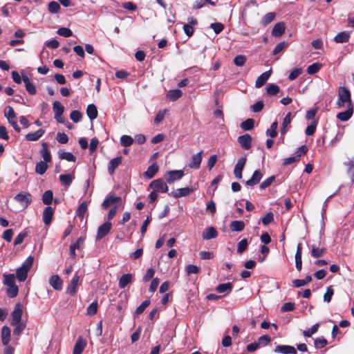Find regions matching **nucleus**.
Masks as SVG:
<instances>
[{"instance_id": "nucleus-7", "label": "nucleus", "mask_w": 354, "mask_h": 354, "mask_svg": "<svg viewBox=\"0 0 354 354\" xmlns=\"http://www.w3.org/2000/svg\"><path fill=\"white\" fill-rule=\"evenodd\" d=\"M245 162H246V158L242 157L238 160L236 164L235 165L234 169V176L237 179L242 178V171L244 168Z\"/></svg>"}, {"instance_id": "nucleus-33", "label": "nucleus", "mask_w": 354, "mask_h": 354, "mask_svg": "<svg viewBox=\"0 0 354 354\" xmlns=\"http://www.w3.org/2000/svg\"><path fill=\"white\" fill-rule=\"evenodd\" d=\"M86 114L91 120L97 118L98 112L96 106L93 104H88L86 108Z\"/></svg>"}, {"instance_id": "nucleus-44", "label": "nucleus", "mask_w": 354, "mask_h": 354, "mask_svg": "<svg viewBox=\"0 0 354 354\" xmlns=\"http://www.w3.org/2000/svg\"><path fill=\"white\" fill-rule=\"evenodd\" d=\"M53 109L55 115L57 116H59V115H63L64 111V106L59 101H55L53 102Z\"/></svg>"}, {"instance_id": "nucleus-18", "label": "nucleus", "mask_w": 354, "mask_h": 354, "mask_svg": "<svg viewBox=\"0 0 354 354\" xmlns=\"http://www.w3.org/2000/svg\"><path fill=\"white\" fill-rule=\"evenodd\" d=\"M263 174L259 170H256L253 173L250 179L245 182L247 186L252 187L257 185L261 180Z\"/></svg>"}, {"instance_id": "nucleus-32", "label": "nucleus", "mask_w": 354, "mask_h": 354, "mask_svg": "<svg viewBox=\"0 0 354 354\" xmlns=\"http://www.w3.org/2000/svg\"><path fill=\"white\" fill-rule=\"evenodd\" d=\"M158 169L159 168L156 163H153L147 168L146 171H145L144 176L147 178L151 179L154 177L158 171Z\"/></svg>"}, {"instance_id": "nucleus-26", "label": "nucleus", "mask_w": 354, "mask_h": 354, "mask_svg": "<svg viewBox=\"0 0 354 354\" xmlns=\"http://www.w3.org/2000/svg\"><path fill=\"white\" fill-rule=\"evenodd\" d=\"M122 162V157L118 156L115 158L111 159L108 165V171L109 174H113L115 170V169L121 164Z\"/></svg>"}, {"instance_id": "nucleus-25", "label": "nucleus", "mask_w": 354, "mask_h": 354, "mask_svg": "<svg viewBox=\"0 0 354 354\" xmlns=\"http://www.w3.org/2000/svg\"><path fill=\"white\" fill-rule=\"evenodd\" d=\"M10 329L8 326H4L1 328V341L4 346H7L10 341Z\"/></svg>"}, {"instance_id": "nucleus-48", "label": "nucleus", "mask_w": 354, "mask_h": 354, "mask_svg": "<svg viewBox=\"0 0 354 354\" xmlns=\"http://www.w3.org/2000/svg\"><path fill=\"white\" fill-rule=\"evenodd\" d=\"M60 159H64L69 162H75V156L71 152L60 151L59 152Z\"/></svg>"}, {"instance_id": "nucleus-14", "label": "nucleus", "mask_w": 354, "mask_h": 354, "mask_svg": "<svg viewBox=\"0 0 354 354\" xmlns=\"http://www.w3.org/2000/svg\"><path fill=\"white\" fill-rule=\"evenodd\" d=\"M302 244L301 243H298L295 258L296 268L299 272H300L302 269Z\"/></svg>"}, {"instance_id": "nucleus-31", "label": "nucleus", "mask_w": 354, "mask_h": 354, "mask_svg": "<svg viewBox=\"0 0 354 354\" xmlns=\"http://www.w3.org/2000/svg\"><path fill=\"white\" fill-rule=\"evenodd\" d=\"M326 252V249L325 248H319L314 244L311 245V256L313 258L317 259L322 257L324 255Z\"/></svg>"}, {"instance_id": "nucleus-37", "label": "nucleus", "mask_w": 354, "mask_h": 354, "mask_svg": "<svg viewBox=\"0 0 354 354\" xmlns=\"http://www.w3.org/2000/svg\"><path fill=\"white\" fill-rule=\"evenodd\" d=\"M183 95V92L180 89L170 90L167 94V97L171 101H176Z\"/></svg>"}, {"instance_id": "nucleus-58", "label": "nucleus", "mask_w": 354, "mask_h": 354, "mask_svg": "<svg viewBox=\"0 0 354 354\" xmlns=\"http://www.w3.org/2000/svg\"><path fill=\"white\" fill-rule=\"evenodd\" d=\"M317 121L313 120L311 123L306 127L305 133L307 136H313L317 128Z\"/></svg>"}, {"instance_id": "nucleus-5", "label": "nucleus", "mask_w": 354, "mask_h": 354, "mask_svg": "<svg viewBox=\"0 0 354 354\" xmlns=\"http://www.w3.org/2000/svg\"><path fill=\"white\" fill-rule=\"evenodd\" d=\"M112 224L108 221L100 225L97 229L96 240L99 241L106 236L110 232Z\"/></svg>"}, {"instance_id": "nucleus-21", "label": "nucleus", "mask_w": 354, "mask_h": 354, "mask_svg": "<svg viewBox=\"0 0 354 354\" xmlns=\"http://www.w3.org/2000/svg\"><path fill=\"white\" fill-rule=\"evenodd\" d=\"M49 283L53 289L59 290L62 288L63 281L59 275L54 274L50 278Z\"/></svg>"}, {"instance_id": "nucleus-56", "label": "nucleus", "mask_w": 354, "mask_h": 354, "mask_svg": "<svg viewBox=\"0 0 354 354\" xmlns=\"http://www.w3.org/2000/svg\"><path fill=\"white\" fill-rule=\"evenodd\" d=\"M248 246V241L247 239H243L241 241L239 242L237 245V252L239 254H242L245 252Z\"/></svg>"}, {"instance_id": "nucleus-64", "label": "nucleus", "mask_w": 354, "mask_h": 354, "mask_svg": "<svg viewBox=\"0 0 354 354\" xmlns=\"http://www.w3.org/2000/svg\"><path fill=\"white\" fill-rule=\"evenodd\" d=\"M348 170L347 172L348 175H350L351 180L354 181V160H350L348 164Z\"/></svg>"}, {"instance_id": "nucleus-3", "label": "nucleus", "mask_w": 354, "mask_h": 354, "mask_svg": "<svg viewBox=\"0 0 354 354\" xmlns=\"http://www.w3.org/2000/svg\"><path fill=\"white\" fill-rule=\"evenodd\" d=\"M15 200L26 208L32 203V196L26 192H21L15 196Z\"/></svg>"}, {"instance_id": "nucleus-17", "label": "nucleus", "mask_w": 354, "mask_h": 354, "mask_svg": "<svg viewBox=\"0 0 354 354\" xmlns=\"http://www.w3.org/2000/svg\"><path fill=\"white\" fill-rule=\"evenodd\" d=\"M80 277L77 274H75L70 281L67 288L66 292L71 295H73L77 292V286L79 282Z\"/></svg>"}, {"instance_id": "nucleus-63", "label": "nucleus", "mask_w": 354, "mask_h": 354, "mask_svg": "<svg viewBox=\"0 0 354 354\" xmlns=\"http://www.w3.org/2000/svg\"><path fill=\"white\" fill-rule=\"evenodd\" d=\"M210 28L213 29V30L216 35H218L223 30L224 25L220 22H216L211 24Z\"/></svg>"}, {"instance_id": "nucleus-34", "label": "nucleus", "mask_w": 354, "mask_h": 354, "mask_svg": "<svg viewBox=\"0 0 354 354\" xmlns=\"http://www.w3.org/2000/svg\"><path fill=\"white\" fill-rule=\"evenodd\" d=\"M88 209V203L86 201H83L80 204L77 210H76V216L79 217L81 220L83 219L86 212Z\"/></svg>"}, {"instance_id": "nucleus-45", "label": "nucleus", "mask_w": 354, "mask_h": 354, "mask_svg": "<svg viewBox=\"0 0 354 354\" xmlns=\"http://www.w3.org/2000/svg\"><path fill=\"white\" fill-rule=\"evenodd\" d=\"M3 283L7 286H11L15 284V276L14 274H4Z\"/></svg>"}, {"instance_id": "nucleus-50", "label": "nucleus", "mask_w": 354, "mask_h": 354, "mask_svg": "<svg viewBox=\"0 0 354 354\" xmlns=\"http://www.w3.org/2000/svg\"><path fill=\"white\" fill-rule=\"evenodd\" d=\"M19 292L18 286L15 284L11 286H8L6 294L10 298H14L17 296Z\"/></svg>"}, {"instance_id": "nucleus-16", "label": "nucleus", "mask_w": 354, "mask_h": 354, "mask_svg": "<svg viewBox=\"0 0 354 354\" xmlns=\"http://www.w3.org/2000/svg\"><path fill=\"white\" fill-rule=\"evenodd\" d=\"M202 153L203 151H201L200 152L197 153L196 154L194 155L191 160L189 163V167L192 169H198L201 167V163L202 161Z\"/></svg>"}, {"instance_id": "nucleus-46", "label": "nucleus", "mask_w": 354, "mask_h": 354, "mask_svg": "<svg viewBox=\"0 0 354 354\" xmlns=\"http://www.w3.org/2000/svg\"><path fill=\"white\" fill-rule=\"evenodd\" d=\"M277 127H278V123L277 122H274L270 125V129H267L266 131V135L268 136L271 137L272 138H274L277 136Z\"/></svg>"}, {"instance_id": "nucleus-59", "label": "nucleus", "mask_w": 354, "mask_h": 354, "mask_svg": "<svg viewBox=\"0 0 354 354\" xmlns=\"http://www.w3.org/2000/svg\"><path fill=\"white\" fill-rule=\"evenodd\" d=\"M334 295V289L333 286H329L326 288V291L324 295V300L328 303L330 302L332 297Z\"/></svg>"}, {"instance_id": "nucleus-41", "label": "nucleus", "mask_w": 354, "mask_h": 354, "mask_svg": "<svg viewBox=\"0 0 354 354\" xmlns=\"http://www.w3.org/2000/svg\"><path fill=\"white\" fill-rule=\"evenodd\" d=\"M328 341L324 337H317L314 339V346L316 349H322L328 345Z\"/></svg>"}, {"instance_id": "nucleus-43", "label": "nucleus", "mask_w": 354, "mask_h": 354, "mask_svg": "<svg viewBox=\"0 0 354 354\" xmlns=\"http://www.w3.org/2000/svg\"><path fill=\"white\" fill-rule=\"evenodd\" d=\"M53 198V193L51 190L46 191L42 196V202L47 205L52 203Z\"/></svg>"}, {"instance_id": "nucleus-8", "label": "nucleus", "mask_w": 354, "mask_h": 354, "mask_svg": "<svg viewBox=\"0 0 354 354\" xmlns=\"http://www.w3.org/2000/svg\"><path fill=\"white\" fill-rule=\"evenodd\" d=\"M184 176L183 170H173L167 173L166 180L168 183H172L175 180H180Z\"/></svg>"}, {"instance_id": "nucleus-2", "label": "nucleus", "mask_w": 354, "mask_h": 354, "mask_svg": "<svg viewBox=\"0 0 354 354\" xmlns=\"http://www.w3.org/2000/svg\"><path fill=\"white\" fill-rule=\"evenodd\" d=\"M122 203V198L120 196H117L115 194H109L106 196L104 201L102 202L101 207L104 209H108L111 206H114L115 205H118V207Z\"/></svg>"}, {"instance_id": "nucleus-1", "label": "nucleus", "mask_w": 354, "mask_h": 354, "mask_svg": "<svg viewBox=\"0 0 354 354\" xmlns=\"http://www.w3.org/2000/svg\"><path fill=\"white\" fill-rule=\"evenodd\" d=\"M345 106H354L351 99V93L346 87L339 86L337 90V100L335 103V106L337 109H340Z\"/></svg>"}, {"instance_id": "nucleus-62", "label": "nucleus", "mask_w": 354, "mask_h": 354, "mask_svg": "<svg viewBox=\"0 0 354 354\" xmlns=\"http://www.w3.org/2000/svg\"><path fill=\"white\" fill-rule=\"evenodd\" d=\"M48 10L50 13H57L60 10V6L56 1H50L48 3Z\"/></svg>"}, {"instance_id": "nucleus-29", "label": "nucleus", "mask_w": 354, "mask_h": 354, "mask_svg": "<svg viewBox=\"0 0 354 354\" xmlns=\"http://www.w3.org/2000/svg\"><path fill=\"white\" fill-rule=\"evenodd\" d=\"M232 288H233L232 283L230 282H227L225 283L219 284L216 288V291L218 292V293H224L225 292V295H228L229 293H230L232 292Z\"/></svg>"}, {"instance_id": "nucleus-38", "label": "nucleus", "mask_w": 354, "mask_h": 354, "mask_svg": "<svg viewBox=\"0 0 354 354\" xmlns=\"http://www.w3.org/2000/svg\"><path fill=\"white\" fill-rule=\"evenodd\" d=\"M275 17H276V14L274 12H268L263 17V18L261 21V24L265 27V26H268L269 24H270L272 21H273L274 20Z\"/></svg>"}, {"instance_id": "nucleus-15", "label": "nucleus", "mask_w": 354, "mask_h": 354, "mask_svg": "<svg viewBox=\"0 0 354 354\" xmlns=\"http://www.w3.org/2000/svg\"><path fill=\"white\" fill-rule=\"evenodd\" d=\"M54 214V209L50 207H46L43 212V221L46 225H49L51 222Z\"/></svg>"}, {"instance_id": "nucleus-57", "label": "nucleus", "mask_w": 354, "mask_h": 354, "mask_svg": "<svg viewBox=\"0 0 354 354\" xmlns=\"http://www.w3.org/2000/svg\"><path fill=\"white\" fill-rule=\"evenodd\" d=\"M288 46V42H286L285 41H281V42L279 43L275 46V48H274V50L272 51V54L274 55H276L279 54V53H281L284 49H286Z\"/></svg>"}, {"instance_id": "nucleus-6", "label": "nucleus", "mask_w": 354, "mask_h": 354, "mask_svg": "<svg viewBox=\"0 0 354 354\" xmlns=\"http://www.w3.org/2000/svg\"><path fill=\"white\" fill-rule=\"evenodd\" d=\"M237 142L243 149L248 150L252 147V138L250 134L245 133L239 136Z\"/></svg>"}, {"instance_id": "nucleus-27", "label": "nucleus", "mask_w": 354, "mask_h": 354, "mask_svg": "<svg viewBox=\"0 0 354 354\" xmlns=\"http://www.w3.org/2000/svg\"><path fill=\"white\" fill-rule=\"evenodd\" d=\"M23 82L25 84L26 89L27 92L32 95H34L37 93V89L35 86L30 82L29 78L26 75H23L22 77Z\"/></svg>"}, {"instance_id": "nucleus-24", "label": "nucleus", "mask_w": 354, "mask_h": 354, "mask_svg": "<svg viewBox=\"0 0 354 354\" xmlns=\"http://www.w3.org/2000/svg\"><path fill=\"white\" fill-rule=\"evenodd\" d=\"M86 346V342L82 337H80L73 348V354H82Z\"/></svg>"}, {"instance_id": "nucleus-42", "label": "nucleus", "mask_w": 354, "mask_h": 354, "mask_svg": "<svg viewBox=\"0 0 354 354\" xmlns=\"http://www.w3.org/2000/svg\"><path fill=\"white\" fill-rule=\"evenodd\" d=\"M48 162L40 161L35 165V172L39 175H43L48 169Z\"/></svg>"}, {"instance_id": "nucleus-53", "label": "nucleus", "mask_w": 354, "mask_h": 354, "mask_svg": "<svg viewBox=\"0 0 354 354\" xmlns=\"http://www.w3.org/2000/svg\"><path fill=\"white\" fill-rule=\"evenodd\" d=\"M319 327V324L318 323L315 324L310 328L304 330L302 334L304 337H310L313 334L317 332Z\"/></svg>"}, {"instance_id": "nucleus-55", "label": "nucleus", "mask_w": 354, "mask_h": 354, "mask_svg": "<svg viewBox=\"0 0 354 354\" xmlns=\"http://www.w3.org/2000/svg\"><path fill=\"white\" fill-rule=\"evenodd\" d=\"M120 143L125 147H129L133 143V139L130 136L123 135L120 138Z\"/></svg>"}, {"instance_id": "nucleus-61", "label": "nucleus", "mask_w": 354, "mask_h": 354, "mask_svg": "<svg viewBox=\"0 0 354 354\" xmlns=\"http://www.w3.org/2000/svg\"><path fill=\"white\" fill-rule=\"evenodd\" d=\"M246 57L245 55H237L234 59V64L237 66H243L246 62Z\"/></svg>"}, {"instance_id": "nucleus-30", "label": "nucleus", "mask_w": 354, "mask_h": 354, "mask_svg": "<svg viewBox=\"0 0 354 354\" xmlns=\"http://www.w3.org/2000/svg\"><path fill=\"white\" fill-rule=\"evenodd\" d=\"M218 236V232L214 227H209L207 228L203 232V239L205 240H209L212 239H214Z\"/></svg>"}, {"instance_id": "nucleus-12", "label": "nucleus", "mask_w": 354, "mask_h": 354, "mask_svg": "<svg viewBox=\"0 0 354 354\" xmlns=\"http://www.w3.org/2000/svg\"><path fill=\"white\" fill-rule=\"evenodd\" d=\"M274 352L282 354H297L295 347L289 345H277L274 349Z\"/></svg>"}, {"instance_id": "nucleus-19", "label": "nucleus", "mask_w": 354, "mask_h": 354, "mask_svg": "<svg viewBox=\"0 0 354 354\" xmlns=\"http://www.w3.org/2000/svg\"><path fill=\"white\" fill-rule=\"evenodd\" d=\"M286 26L285 23L283 21L277 23L272 30V35L276 37H281L285 32Z\"/></svg>"}, {"instance_id": "nucleus-49", "label": "nucleus", "mask_w": 354, "mask_h": 354, "mask_svg": "<svg viewBox=\"0 0 354 354\" xmlns=\"http://www.w3.org/2000/svg\"><path fill=\"white\" fill-rule=\"evenodd\" d=\"M28 271L22 268H19L16 271V276L19 281H24L28 276Z\"/></svg>"}, {"instance_id": "nucleus-11", "label": "nucleus", "mask_w": 354, "mask_h": 354, "mask_svg": "<svg viewBox=\"0 0 354 354\" xmlns=\"http://www.w3.org/2000/svg\"><path fill=\"white\" fill-rule=\"evenodd\" d=\"M193 192V188L187 187L183 188L177 189L175 192L169 193V196H171L176 198L189 196Z\"/></svg>"}, {"instance_id": "nucleus-54", "label": "nucleus", "mask_w": 354, "mask_h": 354, "mask_svg": "<svg viewBox=\"0 0 354 354\" xmlns=\"http://www.w3.org/2000/svg\"><path fill=\"white\" fill-rule=\"evenodd\" d=\"M150 304V300L146 299L136 308L134 313V316L141 314Z\"/></svg>"}, {"instance_id": "nucleus-36", "label": "nucleus", "mask_w": 354, "mask_h": 354, "mask_svg": "<svg viewBox=\"0 0 354 354\" xmlns=\"http://www.w3.org/2000/svg\"><path fill=\"white\" fill-rule=\"evenodd\" d=\"M230 227L232 232H241L245 228V223L242 221H233L230 223Z\"/></svg>"}, {"instance_id": "nucleus-47", "label": "nucleus", "mask_w": 354, "mask_h": 354, "mask_svg": "<svg viewBox=\"0 0 354 354\" xmlns=\"http://www.w3.org/2000/svg\"><path fill=\"white\" fill-rule=\"evenodd\" d=\"M98 303L97 300L93 301L86 308V315L89 316L94 315L97 313Z\"/></svg>"}, {"instance_id": "nucleus-20", "label": "nucleus", "mask_w": 354, "mask_h": 354, "mask_svg": "<svg viewBox=\"0 0 354 354\" xmlns=\"http://www.w3.org/2000/svg\"><path fill=\"white\" fill-rule=\"evenodd\" d=\"M351 33L348 31H342L337 33L334 37V41L337 44L346 43L349 41Z\"/></svg>"}, {"instance_id": "nucleus-60", "label": "nucleus", "mask_w": 354, "mask_h": 354, "mask_svg": "<svg viewBox=\"0 0 354 354\" xmlns=\"http://www.w3.org/2000/svg\"><path fill=\"white\" fill-rule=\"evenodd\" d=\"M57 33L64 37H69L73 35L72 30L68 28L62 27L57 30Z\"/></svg>"}, {"instance_id": "nucleus-28", "label": "nucleus", "mask_w": 354, "mask_h": 354, "mask_svg": "<svg viewBox=\"0 0 354 354\" xmlns=\"http://www.w3.org/2000/svg\"><path fill=\"white\" fill-rule=\"evenodd\" d=\"M45 133V130L42 129H39V130L35 131L28 133L25 136V138L28 141H37L41 137L43 136V135Z\"/></svg>"}, {"instance_id": "nucleus-52", "label": "nucleus", "mask_w": 354, "mask_h": 354, "mask_svg": "<svg viewBox=\"0 0 354 354\" xmlns=\"http://www.w3.org/2000/svg\"><path fill=\"white\" fill-rule=\"evenodd\" d=\"M322 66V65L319 62L313 63L307 68V73L310 75L315 74L321 69Z\"/></svg>"}, {"instance_id": "nucleus-10", "label": "nucleus", "mask_w": 354, "mask_h": 354, "mask_svg": "<svg viewBox=\"0 0 354 354\" xmlns=\"http://www.w3.org/2000/svg\"><path fill=\"white\" fill-rule=\"evenodd\" d=\"M22 316V310L20 305L18 304L16 305L14 310L11 314V325H15L21 322Z\"/></svg>"}, {"instance_id": "nucleus-13", "label": "nucleus", "mask_w": 354, "mask_h": 354, "mask_svg": "<svg viewBox=\"0 0 354 354\" xmlns=\"http://www.w3.org/2000/svg\"><path fill=\"white\" fill-rule=\"evenodd\" d=\"M40 155L44 159V162H50L52 161V157L50 152L48 149V144L46 142L41 143V149L40 150Z\"/></svg>"}, {"instance_id": "nucleus-35", "label": "nucleus", "mask_w": 354, "mask_h": 354, "mask_svg": "<svg viewBox=\"0 0 354 354\" xmlns=\"http://www.w3.org/2000/svg\"><path fill=\"white\" fill-rule=\"evenodd\" d=\"M84 239L82 238V237H80L77 239V241L73 243L72 244L71 246H70V255L71 257L75 259H76V253H75V250L77 249H80V243H83L84 242Z\"/></svg>"}, {"instance_id": "nucleus-9", "label": "nucleus", "mask_w": 354, "mask_h": 354, "mask_svg": "<svg viewBox=\"0 0 354 354\" xmlns=\"http://www.w3.org/2000/svg\"><path fill=\"white\" fill-rule=\"evenodd\" d=\"M346 110L337 114V118L341 122L348 121L353 115L354 106H346Z\"/></svg>"}, {"instance_id": "nucleus-39", "label": "nucleus", "mask_w": 354, "mask_h": 354, "mask_svg": "<svg viewBox=\"0 0 354 354\" xmlns=\"http://www.w3.org/2000/svg\"><path fill=\"white\" fill-rule=\"evenodd\" d=\"M74 177L71 174H62L59 176V180L62 185L66 187H68L72 183Z\"/></svg>"}, {"instance_id": "nucleus-23", "label": "nucleus", "mask_w": 354, "mask_h": 354, "mask_svg": "<svg viewBox=\"0 0 354 354\" xmlns=\"http://www.w3.org/2000/svg\"><path fill=\"white\" fill-rule=\"evenodd\" d=\"M133 274L127 273L122 275L119 279L118 286L120 288H124L127 285L133 281Z\"/></svg>"}, {"instance_id": "nucleus-40", "label": "nucleus", "mask_w": 354, "mask_h": 354, "mask_svg": "<svg viewBox=\"0 0 354 354\" xmlns=\"http://www.w3.org/2000/svg\"><path fill=\"white\" fill-rule=\"evenodd\" d=\"M240 127L244 131H250L254 129V120L252 118H248L241 122Z\"/></svg>"}, {"instance_id": "nucleus-51", "label": "nucleus", "mask_w": 354, "mask_h": 354, "mask_svg": "<svg viewBox=\"0 0 354 354\" xmlns=\"http://www.w3.org/2000/svg\"><path fill=\"white\" fill-rule=\"evenodd\" d=\"M266 91L268 95H274L277 94L279 92V86L274 84H268L266 86Z\"/></svg>"}, {"instance_id": "nucleus-22", "label": "nucleus", "mask_w": 354, "mask_h": 354, "mask_svg": "<svg viewBox=\"0 0 354 354\" xmlns=\"http://www.w3.org/2000/svg\"><path fill=\"white\" fill-rule=\"evenodd\" d=\"M271 70H270L260 75L255 82L256 88H261L262 86H263L271 75Z\"/></svg>"}, {"instance_id": "nucleus-4", "label": "nucleus", "mask_w": 354, "mask_h": 354, "mask_svg": "<svg viewBox=\"0 0 354 354\" xmlns=\"http://www.w3.org/2000/svg\"><path fill=\"white\" fill-rule=\"evenodd\" d=\"M149 187L156 192L166 193L169 189L166 183L162 178L153 180L149 184Z\"/></svg>"}]
</instances>
